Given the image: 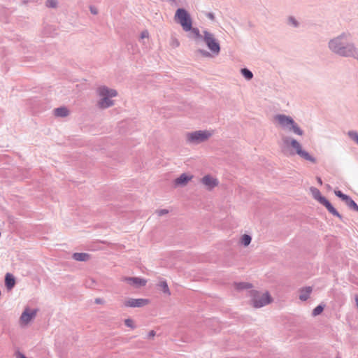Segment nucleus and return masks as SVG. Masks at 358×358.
I'll return each mask as SVG.
<instances>
[{"instance_id":"f257e3e1","label":"nucleus","mask_w":358,"mask_h":358,"mask_svg":"<svg viewBox=\"0 0 358 358\" xmlns=\"http://www.w3.org/2000/svg\"><path fill=\"white\" fill-rule=\"evenodd\" d=\"M327 48L331 52L340 57H358V48L352 41V34L348 31L330 38Z\"/></svg>"},{"instance_id":"f03ea898","label":"nucleus","mask_w":358,"mask_h":358,"mask_svg":"<svg viewBox=\"0 0 358 358\" xmlns=\"http://www.w3.org/2000/svg\"><path fill=\"white\" fill-rule=\"evenodd\" d=\"M280 147L282 152L286 156L298 155L301 159L310 162L313 164L317 162L316 158L313 157L308 152L303 149L302 145L295 138L282 135Z\"/></svg>"},{"instance_id":"7ed1b4c3","label":"nucleus","mask_w":358,"mask_h":358,"mask_svg":"<svg viewBox=\"0 0 358 358\" xmlns=\"http://www.w3.org/2000/svg\"><path fill=\"white\" fill-rule=\"evenodd\" d=\"M203 42L208 50L199 48L196 50L198 54L206 58H213L220 55L221 51L220 42L215 35L207 29L203 30Z\"/></svg>"},{"instance_id":"20e7f679","label":"nucleus","mask_w":358,"mask_h":358,"mask_svg":"<svg viewBox=\"0 0 358 358\" xmlns=\"http://www.w3.org/2000/svg\"><path fill=\"white\" fill-rule=\"evenodd\" d=\"M273 121L283 131L301 136L304 134L303 130L291 116L277 114L273 117Z\"/></svg>"},{"instance_id":"39448f33","label":"nucleus","mask_w":358,"mask_h":358,"mask_svg":"<svg viewBox=\"0 0 358 358\" xmlns=\"http://www.w3.org/2000/svg\"><path fill=\"white\" fill-rule=\"evenodd\" d=\"M213 134L210 130H198L187 133L185 139L187 143L197 145L208 140Z\"/></svg>"},{"instance_id":"423d86ee","label":"nucleus","mask_w":358,"mask_h":358,"mask_svg":"<svg viewBox=\"0 0 358 358\" xmlns=\"http://www.w3.org/2000/svg\"><path fill=\"white\" fill-rule=\"evenodd\" d=\"M175 19L180 24L183 31L188 32L192 26V20L190 15L184 8H178L175 14Z\"/></svg>"},{"instance_id":"0eeeda50","label":"nucleus","mask_w":358,"mask_h":358,"mask_svg":"<svg viewBox=\"0 0 358 358\" xmlns=\"http://www.w3.org/2000/svg\"><path fill=\"white\" fill-rule=\"evenodd\" d=\"M117 95V91H99L97 105L101 109L108 108L114 105L112 99Z\"/></svg>"},{"instance_id":"6e6552de","label":"nucleus","mask_w":358,"mask_h":358,"mask_svg":"<svg viewBox=\"0 0 358 358\" xmlns=\"http://www.w3.org/2000/svg\"><path fill=\"white\" fill-rule=\"evenodd\" d=\"M272 299L268 292L261 294L255 292L252 299V303L255 308H262L270 303Z\"/></svg>"},{"instance_id":"1a4fd4ad","label":"nucleus","mask_w":358,"mask_h":358,"mask_svg":"<svg viewBox=\"0 0 358 358\" xmlns=\"http://www.w3.org/2000/svg\"><path fill=\"white\" fill-rule=\"evenodd\" d=\"M36 315V310H31L26 308L20 317V323L22 326L27 325Z\"/></svg>"},{"instance_id":"9d476101","label":"nucleus","mask_w":358,"mask_h":358,"mask_svg":"<svg viewBox=\"0 0 358 358\" xmlns=\"http://www.w3.org/2000/svg\"><path fill=\"white\" fill-rule=\"evenodd\" d=\"M149 303V300L147 299H132L129 298L124 301L125 307L131 308H140L143 307Z\"/></svg>"},{"instance_id":"9b49d317","label":"nucleus","mask_w":358,"mask_h":358,"mask_svg":"<svg viewBox=\"0 0 358 358\" xmlns=\"http://www.w3.org/2000/svg\"><path fill=\"white\" fill-rule=\"evenodd\" d=\"M334 193L338 197L341 199L350 209L358 212V205L349 196L343 194L340 190H335Z\"/></svg>"},{"instance_id":"f8f14e48","label":"nucleus","mask_w":358,"mask_h":358,"mask_svg":"<svg viewBox=\"0 0 358 358\" xmlns=\"http://www.w3.org/2000/svg\"><path fill=\"white\" fill-rule=\"evenodd\" d=\"M122 281L128 283L134 287H141L146 285L147 280L138 277H123Z\"/></svg>"},{"instance_id":"ddd939ff","label":"nucleus","mask_w":358,"mask_h":358,"mask_svg":"<svg viewBox=\"0 0 358 358\" xmlns=\"http://www.w3.org/2000/svg\"><path fill=\"white\" fill-rule=\"evenodd\" d=\"M201 183L208 190H211L218 185L219 181L216 178L210 175H206L202 178Z\"/></svg>"},{"instance_id":"4468645a","label":"nucleus","mask_w":358,"mask_h":358,"mask_svg":"<svg viewBox=\"0 0 358 358\" xmlns=\"http://www.w3.org/2000/svg\"><path fill=\"white\" fill-rule=\"evenodd\" d=\"M189 37L192 38L196 44H199L201 41H203V32L201 33L199 29L196 27H191Z\"/></svg>"},{"instance_id":"2eb2a0df","label":"nucleus","mask_w":358,"mask_h":358,"mask_svg":"<svg viewBox=\"0 0 358 358\" xmlns=\"http://www.w3.org/2000/svg\"><path fill=\"white\" fill-rule=\"evenodd\" d=\"M192 178L193 176L192 175L182 173L174 180V182L176 186H185L192 179Z\"/></svg>"},{"instance_id":"dca6fc26","label":"nucleus","mask_w":358,"mask_h":358,"mask_svg":"<svg viewBox=\"0 0 358 358\" xmlns=\"http://www.w3.org/2000/svg\"><path fill=\"white\" fill-rule=\"evenodd\" d=\"M323 206H324L328 211L333 215L342 219V215L336 210V209L331 205V203L327 199H323Z\"/></svg>"},{"instance_id":"f3484780","label":"nucleus","mask_w":358,"mask_h":358,"mask_svg":"<svg viewBox=\"0 0 358 358\" xmlns=\"http://www.w3.org/2000/svg\"><path fill=\"white\" fill-rule=\"evenodd\" d=\"M73 258L79 262H87L90 258V255L85 252H75L73 255Z\"/></svg>"},{"instance_id":"a211bd4d","label":"nucleus","mask_w":358,"mask_h":358,"mask_svg":"<svg viewBox=\"0 0 358 358\" xmlns=\"http://www.w3.org/2000/svg\"><path fill=\"white\" fill-rule=\"evenodd\" d=\"M310 190L313 194V198L318 201L321 204L323 203V199H327L324 196L321 195L320 190L316 187H310Z\"/></svg>"},{"instance_id":"6ab92c4d","label":"nucleus","mask_w":358,"mask_h":358,"mask_svg":"<svg viewBox=\"0 0 358 358\" xmlns=\"http://www.w3.org/2000/svg\"><path fill=\"white\" fill-rule=\"evenodd\" d=\"M54 114L57 117H65L69 115V110L66 107H59L54 110Z\"/></svg>"},{"instance_id":"aec40b11","label":"nucleus","mask_w":358,"mask_h":358,"mask_svg":"<svg viewBox=\"0 0 358 358\" xmlns=\"http://www.w3.org/2000/svg\"><path fill=\"white\" fill-rule=\"evenodd\" d=\"M312 292V287H306L303 289H301L300 290V294H299V299L301 301H306Z\"/></svg>"},{"instance_id":"412c9836","label":"nucleus","mask_w":358,"mask_h":358,"mask_svg":"<svg viewBox=\"0 0 358 358\" xmlns=\"http://www.w3.org/2000/svg\"><path fill=\"white\" fill-rule=\"evenodd\" d=\"M5 284L8 289H11L15 284V280L13 275L7 273L5 277Z\"/></svg>"},{"instance_id":"4be33fe9","label":"nucleus","mask_w":358,"mask_h":358,"mask_svg":"<svg viewBox=\"0 0 358 358\" xmlns=\"http://www.w3.org/2000/svg\"><path fill=\"white\" fill-rule=\"evenodd\" d=\"M240 71H241V74L243 76V77L246 80H250L252 79L253 73L250 69H248L247 68H243L241 69Z\"/></svg>"},{"instance_id":"5701e85b","label":"nucleus","mask_w":358,"mask_h":358,"mask_svg":"<svg viewBox=\"0 0 358 358\" xmlns=\"http://www.w3.org/2000/svg\"><path fill=\"white\" fill-rule=\"evenodd\" d=\"M157 286L162 289V292L164 294L169 296L171 295V292L169 290V288L166 280L159 281V282L157 284Z\"/></svg>"},{"instance_id":"b1692460","label":"nucleus","mask_w":358,"mask_h":358,"mask_svg":"<svg viewBox=\"0 0 358 358\" xmlns=\"http://www.w3.org/2000/svg\"><path fill=\"white\" fill-rule=\"evenodd\" d=\"M235 286L237 289H240V290L246 289H249V288L252 287L251 284L248 283V282L236 283Z\"/></svg>"},{"instance_id":"393cba45","label":"nucleus","mask_w":358,"mask_h":358,"mask_svg":"<svg viewBox=\"0 0 358 358\" xmlns=\"http://www.w3.org/2000/svg\"><path fill=\"white\" fill-rule=\"evenodd\" d=\"M251 240H252V238H251L250 236H249L248 234H244L241 237V243L244 246H248L250 243Z\"/></svg>"},{"instance_id":"a878e982","label":"nucleus","mask_w":358,"mask_h":358,"mask_svg":"<svg viewBox=\"0 0 358 358\" xmlns=\"http://www.w3.org/2000/svg\"><path fill=\"white\" fill-rule=\"evenodd\" d=\"M348 136L358 144V133L355 131H349Z\"/></svg>"},{"instance_id":"bb28decb","label":"nucleus","mask_w":358,"mask_h":358,"mask_svg":"<svg viewBox=\"0 0 358 358\" xmlns=\"http://www.w3.org/2000/svg\"><path fill=\"white\" fill-rule=\"evenodd\" d=\"M288 24L293 27H297L299 26V22L295 17L292 16L288 18Z\"/></svg>"},{"instance_id":"cd10ccee","label":"nucleus","mask_w":358,"mask_h":358,"mask_svg":"<svg viewBox=\"0 0 358 358\" xmlns=\"http://www.w3.org/2000/svg\"><path fill=\"white\" fill-rule=\"evenodd\" d=\"M323 309H324V307L322 306H321V305L317 306V307H315L313 309V313H312L313 315L317 316V315H320L322 312Z\"/></svg>"},{"instance_id":"c85d7f7f","label":"nucleus","mask_w":358,"mask_h":358,"mask_svg":"<svg viewBox=\"0 0 358 358\" xmlns=\"http://www.w3.org/2000/svg\"><path fill=\"white\" fill-rule=\"evenodd\" d=\"M124 324L131 328V329H135L136 328V325L134 324V322L133 321V320L130 319V318H127L126 320H124Z\"/></svg>"},{"instance_id":"c756f323","label":"nucleus","mask_w":358,"mask_h":358,"mask_svg":"<svg viewBox=\"0 0 358 358\" xmlns=\"http://www.w3.org/2000/svg\"><path fill=\"white\" fill-rule=\"evenodd\" d=\"M46 6L48 8H56L57 6V0H48L46 1Z\"/></svg>"},{"instance_id":"7c9ffc66","label":"nucleus","mask_w":358,"mask_h":358,"mask_svg":"<svg viewBox=\"0 0 358 358\" xmlns=\"http://www.w3.org/2000/svg\"><path fill=\"white\" fill-rule=\"evenodd\" d=\"M157 214L159 215V216H162L164 215H166L169 213V210H166V209H161V210H158L156 211Z\"/></svg>"},{"instance_id":"2f4dec72","label":"nucleus","mask_w":358,"mask_h":358,"mask_svg":"<svg viewBox=\"0 0 358 358\" xmlns=\"http://www.w3.org/2000/svg\"><path fill=\"white\" fill-rule=\"evenodd\" d=\"M89 8H90V10L92 14H93V15L98 14V9L94 6H90Z\"/></svg>"},{"instance_id":"473e14b6","label":"nucleus","mask_w":358,"mask_h":358,"mask_svg":"<svg viewBox=\"0 0 358 358\" xmlns=\"http://www.w3.org/2000/svg\"><path fill=\"white\" fill-rule=\"evenodd\" d=\"M148 36H149V33L147 30L142 31L141 34V38H142V39L148 38Z\"/></svg>"},{"instance_id":"72a5a7b5","label":"nucleus","mask_w":358,"mask_h":358,"mask_svg":"<svg viewBox=\"0 0 358 358\" xmlns=\"http://www.w3.org/2000/svg\"><path fill=\"white\" fill-rule=\"evenodd\" d=\"M95 303L96 304H103L104 303V301L101 298H96L95 299Z\"/></svg>"},{"instance_id":"f704fd0d","label":"nucleus","mask_w":358,"mask_h":358,"mask_svg":"<svg viewBox=\"0 0 358 358\" xmlns=\"http://www.w3.org/2000/svg\"><path fill=\"white\" fill-rule=\"evenodd\" d=\"M169 1L171 5L174 6H178V0H166Z\"/></svg>"},{"instance_id":"c9c22d12","label":"nucleus","mask_w":358,"mask_h":358,"mask_svg":"<svg viewBox=\"0 0 358 358\" xmlns=\"http://www.w3.org/2000/svg\"><path fill=\"white\" fill-rule=\"evenodd\" d=\"M156 333L155 331L152 330L148 334V338H153L155 336Z\"/></svg>"},{"instance_id":"e433bc0d","label":"nucleus","mask_w":358,"mask_h":358,"mask_svg":"<svg viewBox=\"0 0 358 358\" xmlns=\"http://www.w3.org/2000/svg\"><path fill=\"white\" fill-rule=\"evenodd\" d=\"M207 17L210 20H214V15L212 13H208Z\"/></svg>"},{"instance_id":"4c0bfd02","label":"nucleus","mask_w":358,"mask_h":358,"mask_svg":"<svg viewBox=\"0 0 358 358\" xmlns=\"http://www.w3.org/2000/svg\"><path fill=\"white\" fill-rule=\"evenodd\" d=\"M17 358H27L23 354L18 352L17 355Z\"/></svg>"},{"instance_id":"58836bf2","label":"nucleus","mask_w":358,"mask_h":358,"mask_svg":"<svg viewBox=\"0 0 358 358\" xmlns=\"http://www.w3.org/2000/svg\"><path fill=\"white\" fill-rule=\"evenodd\" d=\"M173 45H174L176 47H178L179 45V42L178 41V40L174 39L173 41Z\"/></svg>"},{"instance_id":"ea45409f","label":"nucleus","mask_w":358,"mask_h":358,"mask_svg":"<svg viewBox=\"0 0 358 358\" xmlns=\"http://www.w3.org/2000/svg\"><path fill=\"white\" fill-rule=\"evenodd\" d=\"M317 182L322 185V179L320 177H317Z\"/></svg>"},{"instance_id":"a19ab883","label":"nucleus","mask_w":358,"mask_h":358,"mask_svg":"<svg viewBox=\"0 0 358 358\" xmlns=\"http://www.w3.org/2000/svg\"><path fill=\"white\" fill-rule=\"evenodd\" d=\"M355 300L356 306L358 308V296L357 295L355 296Z\"/></svg>"},{"instance_id":"79ce46f5","label":"nucleus","mask_w":358,"mask_h":358,"mask_svg":"<svg viewBox=\"0 0 358 358\" xmlns=\"http://www.w3.org/2000/svg\"><path fill=\"white\" fill-rule=\"evenodd\" d=\"M99 90H108V89L107 87H100Z\"/></svg>"},{"instance_id":"37998d69","label":"nucleus","mask_w":358,"mask_h":358,"mask_svg":"<svg viewBox=\"0 0 358 358\" xmlns=\"http://www.w3.org/2000/svg\"><path fill=\"white\" fill-rule=\"evenodd\" d=\"M338 358V357H337Z\"/></svg>"}]
</instances>
